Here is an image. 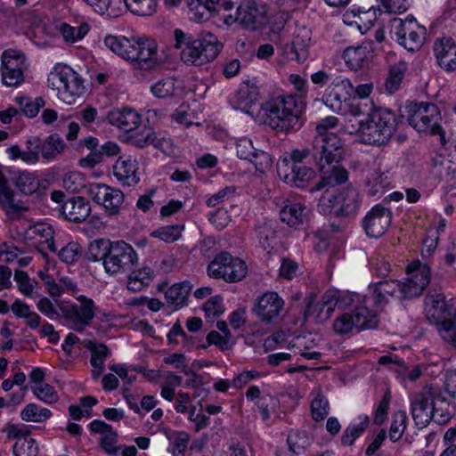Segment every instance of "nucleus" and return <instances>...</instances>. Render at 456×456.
<instances>
[{
  "instance_id": "nucleus-7",
  "label": "nucleus",
  "mask_w": 456,
  "mask_h": 456,
  "mask_svg": "<svg viewBox=\"0 0 456 456\" xmlns=\"http://www.w3.org/2000/svg\"><path fill=\"white\" fill-rule=\"evenodd\" d=\"M174 36L175 45L172 47L162 49L166 57L176 56L177 50H181V57H217L223 49V44L211 33L193 39L191 37H186L181 29L176 28Z\"/></svg>"
},
{
  "instance_id": "nucleus-14",
  "label": "nucleus",
  "mask_w": 456,
  "mask_h": 456,
  "mask_svg": "<svg viewBox=\"0 0 456 456\" xmlns=\"http://www.w3.org/2000/svg\"><path fill=\"white\" fill-rule=\"evenodd\" d=\"M355 301H360V295L330 289L322 295L321 303L314 305L311 298L305 314L318 322H323L331 316L336 305H354Z\"/></svg>"
},
{
  "instance_id": "nucleus-17",
  "label": "nucleus",
  "mask_w": 456,
  "mask_h": 456,
  "mask_svg": "<svg viewBox=\"0 0 456 456\" xmlns=\"http://www.w3.org/2000/svg\"><path fill=\"white\" fill-rule=\"evenodd\" d=\"M208 273L212 278H222L225 281L235 282L246 277L248 266L242 259L222 252L209 263Z\"/></svg>"
},
{
  "instance_id": "nucleus-5",
  "label": "nucleus",
  "mask_w": 456,
  "mask_h": 456,
  "mask_svg": "<svg viewBox=\"0 0 456 456\" xmlns=\"http://www.w3.org/2000/svg\"><path fill=\"white\" fill-rule=\"evenodd\" d=\"M66 147L63 138L57 133H53L45 137L43 142L37 136L28 138L26 150L14 144L6 148L5 152L12 161L20 160L27 165L34 166L39 162L40 157L46 162L54 161L64 152Z\"/></svg>"
},
{
  "instance_id": "nucleus-9",
  "label": "nucleus",
  "mask_w": 456,
  "mask_h": 456,
  "mask_svg": "<svg viewBox=\"0 0 456 456\" xmlns=\"http://www.w3.org/2000/svg\"><path fill=\"white\" fill-rule=\"evenodd\" d=\"M47 86L56 91L57 98L72 105L85 92L82 78L72 68L63 63L55 64L47 77Z\"/></svg>"
},
{
  "instance_id": "nucleus-21",
  "label": "nucleus",
  "mask_w": 456,
  "mask_h": 456,
  "mask_svg": "<svg viewBox=\"0 0 456 456\" xmlns=\"http://www.w3.org/2000/svg\"><path fill=\"white\" fill-rule=\"evenodd\" d=\"M436 391L433 387H425L423 392L411 401V414L415 424L426 427L434 415V400Z\"/></svg>"
},
{
  "instance_id": "nucleus-55",
  "label": "nucleus",
  "mask_w": 456,
  "mask_h": 456,
  "mask_svg": "<svg viewBox=\"0 0 456 456\" xmlns=\"http://www.w3.org/2000/svg\"><path fill=\"white\" fill-rule=\"evenodd\" d=\"M16 187L26 195L35 192L39 185L37 177L28 171L20 172L15 181Z\"/></svg>"
},
{
  "instance_id": "nucleus-56",
  "label": "nucleus",
  "mask_w": 456,
  "mask_h": 456,
  "mask_svg": "<svg viewBox=\"0 0 456 456\" xmlns=\"http://www.w3.org/2000/svg\"><path fill=\"white\" fill-rule=\"evenodd\" d=\"M186 3L189 8L191 19L198 22L208 20L216 5H210L208 4L207 5H199L198 2H194L193 0H186Z\"/></svg>"
},
{
  "instance_id": "nucleus-31",
  "label": "nucleus",
  "mask_w": 456,
  "mask_h": 456,
  "mask_svg": "<svg viewBox=\"0 0 456 456\" xmlns=\"http://www.w3.org/2000/svg\"><path fill=\"white\" fill-rule=\"evenodd\" d=\"M0 207L5 211L9 218L14 219L25 212L28 206L26 202L16 199L9 190L6 182L0 174Z\"/></svg>"
},
{
  "instance_id": "nucleus-28",
  "label": "nucleus",
  "mask_w": 456,
  "mask_h": 456,
  "mask_svg": "<svg viewBox=\"0 0 456 456\" xmlns=\"http://www.w3.org/2000/svg\"><path fill=\"white\" fill-rule=\"evenodd\" d=\"M108 123L125 132L136 129L142 122L141 115L129 107L113 108L106 115Z\"/></svg>"
},
{
  "instance_id": "nucleus-45",
  "label": "nucleus",
  "mask_w": 456,
  "mask_h": 456,
  "mask_svg": "<svg viewBox=\"0 0 456 456\" xmlns=\"http://www.w3.org/2000/svg\"><path fill=\"white\" fill-rule=\"evenodd\" d=\"M113 241L106 239H98L91 241L86 251L88 260L96 262L102 261L109 256Z\"/></svg>"
},
{
  "instance_id": "nucleus-34",
  "label": "nucleus",
  "mask_w": 456,
  "mask_h": 456,
  "mask_svg": "<svg viewBox=\"0 0 456 456\" xmlns=\"http://www.w3.org/2000/svg\"><path fill=\"white\" fill-rule=\"evenodd\" d=\"M90 212L89 202L81 197L72 198L61 207V213L65 218L77 223L86 220Z\"/></svg>"
},
{
  "instance_id": "nucleus-27",
  "label": "nucleus",
  "mask_w": 456,
  "mask_h": 456,
  "mask_svg": "<svg viewBox=\"0 0 456 456\" xmlns=\"http://www.w3.org/2000/svg\"><path fill=\"white\" fill-rule=\"evenodd\" d=\"M77 300L80 303L79 306L68 302V310L66 311V320L76 330H78L80 326L87 325L95 314V307L92 299L80 296Z\"/></svg>"
},
{
  "instance_id": "nucleus-44",
  "label": "nucleus",
  "mask_w": 456,
  "mask_h": 456,
  "mask_svg": "<svg viewBox=\"0 0 456 456\" xmlns=\"http://www.w3.org/2000/svg\"><path fill=\"white\" fill-rule=\"evenodd\" d=\"M184 229L183 224L163 225L153 230L150 235L165 243H173L182 238Z\"/></svg>"
},
{
  "instance_id": "nucleus-48",
  "label": "nucleus",
  "mask_w": 456,
  "mask_h": 456,
  "mask_svg": "<svg viewBox=\"0 0 456 456\" xmlns=\"http://www.w3.org/2000/svg\"><path fill=\"white\" fill-rule=\"evenodd\" d=\"M89 29L90 27L86 22H83L77 27L61 23L59 28L63 39L67 43L71 44L82 39L88 33Z\"/></svg>"
},
{
  "instance_id": "nucleus-2",
  "label": "nucleus",
  "mask_w": 456,
  "mask_h": 456,
  "mask_svg": "<svg viewBox=\"0 0 456 456\" xmlns=\"http://www.w3.org/2000/svg\"><path fill=\"white\" fill-rule=\"evenodd\" d=\"M259 88L255 79L243 81L231 98L232 108L249 115L261 125L279 131L288 132L297 126L305 110L303 100L293 95L273 97L256 106Z\"/></svg>"
},
{
  "instance_id": "nucleus-57",
  "label": "nucleus",
  "mask_w": 456,
  "mask_h": 456,
  "mask_svg": "<svg viewBox=\"0 0 456 456\" xmlns=\"http://www.w3.org/2000/svg\"><path fill=\"white\" fill-rule=\"evenodd\" d=\"M62 185L69 192L76 193L86 187V178L83 174L77 171H69L64 175Z\"/></svg>"
},
{
  "instance_id": "nucleus-47",
  "label": "nucleus",
  "mask_w": 456,
  "mask_h": 456,
  "mask_svg": "<svg viewBox=\"0 0 456 456\" xmlns=\"http://www.w3.org/2000/svg\"><path fill=\"white\" fill-rule=\"evenodd\" d=\"M38 452L37 441L28 436L18 438L12 448L13 456H37Z\"/></svg>"
},
{
  "instance_id": "nucleus-36",
  "label": "nucleus",
  "mask_w": 456,
  "mask_h": 456,
  "mask_svg": "<svg viewBox=\"0 0 456 456\" xmlns=\"http://www.w3.org/2000/svg\"><path fill=\"white\" fill-rule=\"evenodd\" d=\"M12 101L18 106L19 112L28 118L37 117L45 104L44 98L41 96L33 98L21 93L17 94Z\"/></svg>"
},
{
  "instance_id": "nucleus-23",
  "label": "nucleus",
  "mask_w": 456,
  "mask_h": 456,
  "mask_svg": "<svg viewBox=\"0 0 456 456\" xmlns=\"http://www.w3.org/2000/svg\"><path fill=\"white\" fill-rule=\"evenodd\" d=\"M284 307V300L278 293L268 291L257 297L254 313L265 322H272L278 319Z\"/></svg>"
},
{
  "instance_id": "nucleus-63",
  "label": "nucleus",
  "mask_w": 456,
  "mask_h": 456,
  "mask_svg": "<svg viewBox=\"0 0 456 456\" xmlns=\"http://www.w3.org/2000/svg\"><path fill=\"white\" fill-rule=\"evenodd\" d=\"M14 281L22 295L29 297L33 296L36 282L25 272L16 271L14 273Z\"/></svg>"
},
{
  "instance_id": "nucleus-49",
  "label": "nucleus",
  "mask_w": 456,
  "mask_h": 456,
  "mask_svg": "<svg viewBox=\"0 0 456 456\" xmlns=\"http://www.w3.org/2000/svg\"><path fill=\"white\" fill-rule=\"evenodd\" d=\"M205 318L213 322L225 312L224 298L220 295L211 297L202 306Z\"/></svg>"
},
{
  "instance_id": "nucleus-39",
  "label": "nucleus",
  "mask_w": 456,
  "mask_h": 456,
  "mask_svg": "<svg viewBox=\"0 0 456 456\" xmlns=\"http://www.w3.org/2000/svg\"><path fill=\"white\" fill-rule=\"evenodd\" d=\"M37 307L42 314L50 320H57L60 317L66 319L68 302L51 300L48 297H43L37 301Z\"/></svg>"
},
{
  "instance_id": "nucleus-4",
  "label": "nucleus",
  "mask_w": 456,
  "mask_h": 456,
  "mask_svg": "<svg viewBox=\"0 0 456 456\" xmlns=\"http://www.w3.org/2000/svg\"><path fill=\"white\" fill-rule=\"evenodd\" d=\"M372 288L373 284L367 295L360 296L359 302L349 305L354 308L353 312H346L335 320L333 328L336 333L346 334L354 329H373L378 325L377 309L385 303Z\"/></svg>"
},
{
  "instance_id": "nucleus-29",
  "label": "nucleus",
  "mask_w": 456,
  "mask_h": 456,
  "mask_svg": "<svg viewBox=\"0 0 456 456\" xmlns=\"http://www.w3.org/2000/svg\"><path fill=\"white\" fill-rule=\"evenodd\" d=\"M113 175L123 185L132 186L139 183V164L132 157H121L113 166Z\"/></svg>"
},
{
  "instance_id": "nucleus-59",
  "label": "nucleus",
  "mask_w": 456,
  "mask_h": 456,
  "mask_svg": "<svg viewBox=\"0 0 456 456\" xmlns=\"http://www.w3.org/2000/svg\"><path fill=\"white\" fill-rule=\"evenodd\" d=\"M252 163L256 171L260 174H266L273 168V159L269 153L265 151L258 150L253 154L252 159H247Z\"/></svg>"
},
{
  "instance_id": "nucleus-51",
  "label": "nucleus",
  "mask_w": 456,
  "mask_h": 456,
  "mask_svg": "<svg viewBox=\"0 0 456 456\" xmlns=\"http://www.w3.org/2000/svg\"><path fill=\"white\" fill-rule=\"evenodd\" d=\"M391 27L395 29V34L399 44L408 37V29H421L412 15H409L404 20L401 18H394L391 20Z\"/></svg>"
},
{
  "instance_id": "nucleus-52",
  "label": "nucleus",
  "mask_w": 456,
  "mask_h": 456,
  "mask_svg": "<svg viewBox=\"0 0 456 456\" xmlns=\"http://www.w3.org/2000/svg\"><path fill=\"white\" fill-rule=\"evenodd\" d=\"M406 69V64L402 61L391 67L385 84L387 91L394 93L399 89Z\"/></svg>"
},
{
  "instance_id": "nucleus-20",
  "label": "nucleus",
  "mask_w": 456,
  "mask_h": 456,
  "mask_svg": "<svg viewBox=\"0 0 456 456\" xmlns=\"http://www.w3.org/2000/svg\"><path fill=\"white\" fill-rule=\"evenodd\" d=\"M427 231V235L422 240L421 255L424 257L430 256L436 250L440 232L446 228V220L437 212L429 211L427 214L425 221L420 223Z\"/></svg>"
},
{
  "instance_id": "nucleus-11",
  "label": "nucleus",
  "mask_w": 456,
  "mask_h": 456,
  "mask_svg": "<svg viewBox=\"0 0 456 456\" xmlns=\"http://www.w3.org/2000/svg\"><path fill=\"white\" fill-rule=\"evenodd\" d=\"M104 45L114 54L120 57H152L157 55L162 49L168 47L167 45L159 44L153 38L150 37H138L127 38L125 37L107 36L104 38Z\"/></svg>"
},
{
  "instance_id": "nucleus-64",
  "label": "nucleus",
  "mask_w": 456,
  "mask_h": 456,
  "mask_svg": "<svg viewBox=\"0 0 456 456\" xmlns=\"http://www.w3.org/2000/svg\"><path fill=\"white\" fill-rule=\"evenodd\" d=\"M167 437L172 445L174 456H183L189 440L188 435L184 432H173L169 434Z\"/></svg>"
},
{
  "instance_id": "nucleus-8",
  "label": "nucleus",
  "mask_w": 456,
  "mask_h": 456,
  "mask_svg": "<svg viewBox=\"0 0 456 456\" xmlns=\"http://www.w3.org/2000/svg\"><path fill=\"white\" fill-rule=\"evenodd\" d=\"M307 157L305 151L294 150L285 152L277 163V173L280 179L289 186L307 189L316 179V172L304 163Z\"/></svg>"
},
{
  "instance_id": "nucleus-6",
  "label": "nucleus",
  "mask_w": 456,
  "mask_h": 456,
  "mask_svg": "<svg viewBox=\"0 0 456 456\" xmlns=\"http://www.w3.org/2000/svg\"><path fill=\"white\" fill-rule=\"evenodd\" d=\"M424 313L443 340L456 349V300L446 299L443 294H429L425 298Z\"/></svg>"
},
{
  "instance_id": "nucleus-60",
  "label": "nucleus",
  "mask_w": 456,
  "mask_h": 456,
  "mask_svg": "<svg viewBox=\"0 0 456 456\" xmlns=\"http://www.w3.org/2000/svg\"><path fill=\"white\" fill-rule=\"evenodd\" d=\"M436 57H456V43L452 37H443L435 42Z\"/></svg>"
},
{
  "instance_id": "nucleus-16",
  "label": "nucleus",
  "mask_w": 456,
  "mask_h": 456,
  "mask_svg": "<svg viewBox=\"0 0 456 456\" xmlns=\"http://www.w3.org/2000/svg\"><path fill=\"white\" fill-rule=\"evenodd\" d=\"M138 262L139 256L134 247L124 240H117L112 243L103 268L109 275H117L128 272Z\"/></svg>"
},
{
  "instance_id": "nucleus-26",
  "label": "nucleus",
  "mask_w": 456,
  "mask_h": 456,
  "mask_svg": "<svg viewBox=\"0 0 456 456\" xmlns=\"http://www.w3.org/2000/svg\"><path fill=\"white\" fill-rule=\"evenodd\" d=\"M428 361V366L432 367L428 370V367H425L422 370L421 366H413L411 368L401 364L395 370L396 379L405 387L410 388L411 385L415 382L421 375L422 371H426L428 375L434 376L437 374L441 368L439 366L440 357L438 355L430 354Z\"/></svg>"
},
{
  "instance_id": "nucleus-1",
  "label": "nucleus",
  "mask_w": 456,
  "mask_h": 456,
  "mask_svg": "<svg viewBox=\"0 0 456 456\" xmlns=\"http://www.w3.org/2000/svg\"><path fill=\"white\" fill-rule=\"evenodd\" d=\"M341 90L346 95L354 91L348 79L334 85L326 105L345 118L344 132L354 135L363 144L380 146L387 143L395 130V114L387 109H375L355 99H346L340 94Z\"/></svg>"
},
{
  "instance_id": "nucleus-24",
  "label": "nucleus",
  "mask_w": 456,
  "mask_h": 456,
  "mask_svg": "<svg viewBox=\"0 0 456 456\" xmlns=\"http://www.w3.org/2000/svg\"><path fill=\"white\" fill-rule=\"evenodd\" d=\"M60 235L55 233L53 226L50 224L40 222L28 228L25 232V239L31 246L37 247L39 250L47 248L53 252L57 251L55 246V236Z\"/></svg>"
},
{
  "instance_id": "nucleus-40",
  "label": "nucleus",
  "mask_w": 456,
  "mask_h": 456,
  "mask_svg": "<svg viewBox=\"0 0 456 456\" xmlns=\"http://www.w3.org/2000/svg\"><path fill=\"white\" fill-rule=\"evenodd\" d=\"M155 277L154 271L144 266L132 271L127 277V289L131 291H141L150 286Z\"/></svg>"
},
{
  "instance_id": "nucleus-37",
  "label": "nucleus",
  "mask_w": 456,
  "mask_h": 456,
  "mask_svg": "<svg viewBox=\"0 0 456 456\" xmlns=\"http://www.w3.org/2000/svg\"><path fill=\"white\" fill-rule=\"evenodd\" d=\"M192 289V285L187 281L174 283L164 289V295L167 302L175 309L183 307Z\"/></svg>"
},
{
  "instance_id": "nucleus-42",
  "label": "nucleus",
  "mask_w": 456,
  "mask_h": 456,
  "mask_svg": "<svg viewBox=\"0 0 456 456\" xmlns=\"http://www.w3.org/2000/svg\"><path fill=\"white\" fill-rule=\"evenodd\" d=\"M369 424V417L362 414L354 419L346 428L342 436L341 442L344 445H351L362 436Z\"/></svg>"
},
{
  "instance_id": "nucleus-33",
  "label": "nucleus",
  "mask_w": 456,
  "mask_h": 456,
  "mask_svg": "<svg viewBox=\"0 0 456 456\" xmlns=\"http://www.w3.org/2000/svg\"><path fill=\"white\" fill-rule=\"evenodd\" d=\"M26 69L25 59H3V83L7 86H17L23 81Z\"/></svg>"
},
{
  "instance_id": "nucleus-13",
  "label": "nucleus",
  "mask_w": 456,
  "mask_h": 456,
  "mask_svg": "<svg viewBox=\"0 0 456 456\" xmlns=\"http://www.w3.org/2000/svg\"><path fill=\"white\" fill-rule=\"evenodd\" d=\"M409 125L419 133L440 134L444 140L440 126L441 114L436 105L428 102H411L406 106Z\"/></svg>"
},
{
  "instance_id": "nucleus-58",
  "label": "nucleus",
  "mask_w": 456,
  "mask_h": 456,
  "mask_svg": "<svg viewBox=\"0 0 456 456\" xmlns=\"http://www.w3.org/2000/svg\"><path fill=\"white\" fill-rule=\"evenodd\" d=\"M407 415L403 411H398L394 413L390 427L389 436L393 442L398 441L406 428Z\"/></svg>"
},
{
  "instance_id": "nucleus-41",
  "label": "nucleus",
  "mask_w": 456,
  "mask_h": 456,
  "mask_svg": "<svg viewBox=\"0 0 456 456\" xmlns=\"http://www.w3.org/2000/svg\"><path fill=\"white\" fill-rule=\"evenodd\" d=\"M67 234L57 235L58 242H66L65 245L61 246L58 250V256L63 263L71 265L78 261L82 256V247L75 240H69Z\"/></svg>"
},
{
  "instance_id": "nucleus-54",
  "label": "nucleus",
  "mask_w": 456,
  "mask_h": 456,
  "mask_svg": "<svg viewBox=\"0 0 456 456\" xmlns=\"http://www.w3.org/2000/svg\"><path fill=\"white\" fill-rule=\"evenodd\" d=\"M446 405L445 396L442 392L436 390L434 400V415L432 418L436 423H445L451 419V412L444 407Z\"/></svg>"
},
{
  "instance_id": "nucleus-12",
  "label": "nucleus",
  "mask_w": 456,
  "mask_h": 456,
  "mask_svg": "<svg viewBox=\"0 0 456 456\" xmlns=\"http://www.w3.org/2000/svg\"><path fill=\"white\" fill-rule=\"evenodd\" d=\"M222 6L226 11L237 10L239 23L248 30L263 28L268 23V8L256 0H224Z\"/></svg>"
},
{
  "instance_id": "nucleus-43",
  "label": "nucleus",
  "mask_w": 456,
  "mask_h": 456,
  "mask_svg": "<svg viewBox=\"0 0 456 456\" xmlns=\"http://www.w3.org/2000/svg\"><path fill=\"white\" fill-rule=\"evenodd\" d=\"M201 111V108L199 104L193 103L192 106L188 104L180 105L173 114V119L181 125L189 126L191 125H199L200 122L198 112Z\"/></svg>"
},
{
  "instance_id": "nucleus-10",
  "label": "nucleus",
  "mask_w": 456,
  "mask_h": 456,
  "mask_svg": "<svg viewBox=\"0 0 456 456\" xmlns=\"http://www.w3.org/2000/svg\"><path fill=\"white\" fill-rule=\"evenodd\" d=\"M338 118L328 116L322 118L316 126L315 151L319 157L317 164L328 162H342L344 147L341 139L331 130L337 127Z\"/></svg>"
},
{
  "instance_id": "nucleus-32",
  "label": "nucleus",
  "mask_w": 456,
  "mask_h": 456,
  "mask_svg": "<svg viewBox=\"0 0 456 456\" xmlns=\"http://www.w3.org/2000/svg\"><path fill=\"white\" fill-rule=\"evenodd\" d=\"M152 94L159 99L179 98L184 95L183 82L174 77H167L156 81L151 86Z\"/></svg>"
},
{
  "instance_id": "nucleus-46",
  "label": "nucleus",
  "mask_w": 456,
  "mask_h": 456,
  "mask_svg": "<svg viewBox=\"0 0 456 456\" xmlns=\"http://www.w3.org/2000/svg\"><path fill=\"white\" fill-rule=\"evenodd\" d=\"M122 8L126 7L131 12L139 16H151L156 10L158 0H121Z\"/></svg>"
},
{
  "instance_id": "nucleus-3",
  "label": "nucleus",
  "mask_w": 456,
  "mask_h": 456,
  "mask_svg": "<svg viewBox=\"0 0 456 456\" xmlns=\"http://www.w3.org/2000/svg\"><path fill=\"white\" fill-rule=\"evenodd\" d=\"M430 281V269L419 260L412 261L407 265L404 282L396 280L382 281L373 284L374 293H379L384 303L388 297L399 300L419 296Z\"/></svg>"
},
{
  "instance_id": "nucleus-30",
  "label": "nucleus",
  "mask_w": 456,
  "mask_h": 456,
  "mask_svg": "<svg viewBox=\"0 0 456 456\" xmlns=\"http://www.w3.org/2000/svg\"><path fill=\"white\" fill-rule=\"evenodd\" d=\"M289 334L286 331H278L266 338L264 343L265 351H272L278 347H288V348H298L304 347L305 349L309 348L310 344L314 343V339L311 338V334L307 336H297L292 340L287 341Z\"/></svg>"
},
{
  "instance_id": "nucleus-18",
  "label": "nucleus",
  "mask_w": 456,
  "mask_h": 456,
  "mask_svg": "<svg viewBox=\"0 0 456 456\" xmlns=\"http://www.w3.org/2000/svg\"><path fill=\"white\" fill-rule=\"evenodd\" d=\"M86 193L108 216L119 214L125 200L119 189L103 183H91L86 186Z\"/></svg>"
},
{
  "instance_id": "nucleus-61",
  "label": "nucleus",
  "mask_w": 456,
  "mask_h": 456,
  "mask_svg": "<svg viewBox=\"0 0 456 456\" xmlns=\"http://www.w3.org/2000/svg\"><path fill=\"white\" fill-rule=\"evenodd\" d=\"M289 450L293 453H300L309 445V437L298 431H292L289 434L287 439Z\"/></svg>"
},
{
  "instance_id": "nucleus-15",
  "label": "nucleus",
  "mask_w": 456,
  "mask_h": 456,
  "mask_svg": "<svg viewBox=\"0 0 456 456\" xmlns=\"http://www.w3.org/2000/svg\"><path fill=\"white\" fill-rule=\"evenodd\" d=\"M357 191L353 188L343 191L328 189L322 193L317 204V211L323 215H347L356 207Z\"/></svg>"
},
{
  "instance_id": "nucleus-53",
  "label": "nucleus",
  "mask_w": 456,
  "mask_h": 456,
  "mask_svg": "<svg viewBox=\"0 0 456 456\" xmlns=\"http://www.w3.org/2000/svg\"><path fill=\"white\" fill-rule=\"evenodd\" d=\"M259 246L267 254L278 253L281 248L280 240L274 232L268 228L260 232Z\"/></svg>"
},
{
  "instance_id": "nucleus-22",
  "label": "nucleus",
  "mask_w": 456,
  "mask_h": 456,
  "mask_svg": "<svg viewBox=\"0 0 456 456\" xmlns=\"http://www.w3.org/2000/svg\"><path fill=\"white\" fill-rule=\"evenodd\" d=\"M317 166L321 174V180L314 187L310 189L311 192L324 188L333 189L348 181V171L341 165V162L319 163Z\"/></svg>"
},
{
  "instance_id": "nucleus-19",
  "label": "nucleus",
  "mask_w": 456,
  "mask_h": 456,
  "mask_svg": "<svg viewBox=\"0 0 456 456\" xmlns=\"http://www.w3.org/2000/svg\"><path fill=\"white\" fill-rule=\"evenodd\" d=\"M312 216V211L306 205L297 200L287 199L279 208L280 220L292 229H299L307 224Z\"/></svg>"
},
{
  "instance_id": "nucleus-62",
  "label": "nucleus",
  "mask_w": 456,
  "mask_h": 456,
  "mask_svg": "<svg viewBox=\"0 0 456 456\" xmlns=\"http://www.w3.org/2000/svg\"><path fill=\"white\" fill-rule=\"evenodd\" d=\"M235 147L238 158L244 160L252 159L253 154L259 150L254 146L252 140L247 136L238 138Z\"/></svg>"
},
{
  "instance_id": "nucleus-38",
  "label": "nucleus",
  "mask_w": 456,
  "mask_h": 456,
  "mask_svg": "<svg viewBox=\"0 0 456 456\" xmlns=\"http://www.w3.org/2000/svg\"><path fill=\"white\" fill-rule=\"evenodd\" d=\"M38 277L42 280L47 292L52 297H58L63 293H73L77 289L76 284L69 277L61 278L60 283H56L52 275L44 272L39 273Z\"/></svg>"
},
{
  "instance_id": "nucleus-50",
  "label": "nucleus",
  "mask_w": 456,
  "mask_h": 456,
  "mask_svg": "<svg viewBox=\"0 0 456 456\" xmlns=\"http://www.w3.org/2000/svg\"><path fill=\"white\" fill-rule=\"evenodd\" d=\"M51 411L36 403L28 404L20 412V418L28 422H43L51 416Z\"/></svg>"
},
{
  "instance_id": "nucleus-25",
  "label": "nucleus",
  "mask_w": 456,
  "mask_h": 456,
  "mask_svg": "<svg viewBox=\"0 0 456 456\" xmlns=\"http://www.w3.org/2000/svg\"><path fill=\"white\" fill-rule=\"evenodd\" d=\"M390 224V211L380 205H376L366 215L364 229L368 236L379 238L387 232Z\"/></svg>"
},
{
  "instance_id": "nucleus-35",
  "label": "nucleus",
  "mask_w": 456,
  "mask_h": 456,
  "mask_svg": "<svg viewBox=\"0 0 456 456\" xmlns=\"http://www.w3.org/2000/svg\"><path fill=\"white\" fill-rule=\"evenodd\" d=\"M83 346L91 352L90 362L93 367V376L98 379L103 370L109 350L105 345L90 339L83 340Z\"/></svg>"
}]
</instances>
